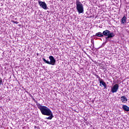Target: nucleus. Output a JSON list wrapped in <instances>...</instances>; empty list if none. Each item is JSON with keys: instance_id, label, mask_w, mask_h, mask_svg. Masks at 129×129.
<instances>
[{"instance_id": "19", "label": "nucleus", "mask_w": 129, "mask_h": 129, "mask_svg": "<svg viewBox=\"0 0 129 129\" xmlns=\"http://www.w3.org/2000/svg\"><path fill=\"white\" fill-rule=\"evenodd\" d=\"M36 126H35V128H36Z\"/></svg>"}, {"instance_id": "2", "label": "nucleus", "mask_w": 129, "mask_h": 129, "mask_svg": "<svg viewBox=\"0 0 129 129\" xmlns=\"http://www.w3.org/2000/svg\"><path fill=\"white\" fill-rule=\"evenodd\" d=\"M76 9L79 14H82L84 12V7H83V4L79 1V0H77L76 2Z\"/></svg>"}, {"instance_id": "18", "label": "nucleus", "mask_w": 129, "mask_h": 129, "mask_svg": "<svg viewBox=\"0 0 129 129\" xmlns=\"http://www.w3.org/2000/svg\"><path fill=\"white\" fill-rule=\"evenodd\" d=\"M26 92L27 93H29V92H28V91H26Z\"/></svg>"}, {"instance_id": "17", "label": "nucleus", "mask_w": 129, "mask_h": 129, "mask_svg": "<svg viewBox=\"0 0 129 129\" xmlns=\"http://www.w3.org/2000/svg\"><path fill=\"white\" fill-rule=\"evenodd\" d=\"M28 94L30 97H32L33 96V95H32V94H31V93H28Z\"/></svg>"}, {"instance_id": "9", "label": "nucleus", "mask_w": 129, "mask_h": 129, "mask_svg": "<svg viewBox=\"0 0 129 129\" xmlns=\"http://www.w3.org/2000/svg\"><path fill=\"white\" fill-rule=\"evenodd\" d=\"M120 99H121L122 102H123V103H124V102H126V101H127V98H126V97L124 96H122L120 98Z\"/></svg>"}, {"instance_id": "4", "label": "nucleus", "mask_w": 129, "mask_h": 129, "mask_svg": "<svg viewBox=\"0 0 129 129\" xmlns=\"http://www.w3.org/2000/svg\"><path fill=\"white\" fill-rule=\"evenodd\" d=\"M119 88V86L117 84H115L111 88V91L112 93H115L118 90V88Z\"/></svg>"}, {"instance_id": "3", "label": "nucleus", "mask_w": 129, "mask_h": 129, "mask_svg": "<svg viewBox=\"0 0 129 129\" xmlns=\"http://www.w3.org/2000/svg\"><path fill=\"white\" fill-rule=\"evenodd\" d=\"M49 59L50 60V61L46 60L45 58H43V61L49 65H55V63H56V60H55L54 56L50 55L49 56Z\"/></svg>"}, {"instance_id": "11", "label": "nucleus", "mask_w": 129, "mask_h": 129, "mask_svg": "<svg viewBox=\"0 0 129 129\" xmlns=\"http://www.w3.org/2000/svg\"><path fill=\"white\" fill-rule=\"evenodd\" d=\"M95 36L96 37H100L101 38H102V37H103V33L99 32L96 33Z\"/></svg>"}, {"instance_id": "8", "label": "nucleus", "mask_w": 129, "mask_h": 129, "mask_svg": "<svg viewBox=\"0 0 129 129\" xmlns=\"http://www.w3.org/2000/svg\"><path fill=\"white\" fill-rule=\"evenodd\" d=\"M114 36L115 35H114V33H113V32H110V31H109V35L107 37H106V39L107 40V39H109V38H113Z\"/></svg>"}, {"instance_id": "7", "label": "nucleus", "mask_w": 129, "mask_h": 129, "mask_svg": "<svg viewBox=\"0 0 129 129\" xmlns=\"http://www.w3.org/2000/svg\"><path fill=\"white\" fill-rule=\"evenodd\" d=\"M126 17L124 16L121 19V23L123 25L124 24H126Z\"/></svg>"}, {"instance_id": "16", "label": "nucleus", "mask_w": 129, "mask_h": 129, "mask_svg": "<svg viewBox=\"0 0 129 129\" xmlns=\"http://www.w3.org/2000/svg\"><path fill=\"white\" fill-rule=\"evenodd\" d=\"M2 84H3V79H2L1 78H0V87Z\"/></svg>"}, {"instance_id": "1", "label": "nucleus", "mask_w": 129, "mask_h": 129, "mask_svg": "<svg viewBox=\"0 0 129 129\" xmlns=\"http://www.w3.org/2000/svg\"><path fill=\"white\" fill-rule=\"evenodd\" d=\"M37 107L40 110L43 115L50 116L48 117H46V119L51 120L54 117V116L53 115V113H52V111H51V110L49 108H48V107L46 106H43L40 104H38L37 105Z\"/></svg>"}, {"instance_id": "12", "label": "nucleus", "mask_w": 129, "mask_h": 129, "mask_svg": "<svg viewBox=\"0 0 129 129\" xmlns=\"http://www.w3.org/2000/svg\"><path fill=\"white\" fill-rule=\"evenodd\" d=\"M122 108L125 111H129V107L127 105H123Z\"/></svg>"}, {"instance_id": "13", "label": "nucleus", "mask_w": 129, "mask_h": 129, "mask_svg": "<svg viewBox=\"0 0 129 129\" xmlns=\"http://www.w3.org/2000/svg\"><path fill=\"white\" fill-rule=\"evenodd\" d=\"M31 98H32V100H33L34 101V102H35L36 103L37 106H38V104H40V103H39L38 102V101L37 100H36V99L34 98V97H33V96L31 97Z\"/></svg>"}, {"instance_id": "15", "label": "nucleus", "mask_w": 129, "mask_h": 129, "mask_svg": "<svg viewBox=\"0 0 129 129\" xmlns=\"http://www.w3.org/2000/svg\"><path fill=\"white\" fill-rule=\"evenodd\" d=\"M12 23H13L14 24H16L17 25H18V24H19V22L17 21H12Z\"/></svg>"}, {"instance_id": "5", "label": "nucleus", "mask_w": 129, "mask_h": 129, "mask_svg": "<svg viewBox=\"0 0 129 129\" xmlns=\"http://www.w3.org/2000/svg\"><path fill=\"white\" fill-rule=\"evenodd\" d=\"M38 5H39L40 7L43 9L44 10H47V4L45 2L38 1Z\"/></svg>"}, {"instance_id": "14", "label": "nucleus", "mask_w": 129, "mask_h": 129, "mask_svg": "<svg viewBox=\"0 0 129 129\" xmlns=\"http://www.w3.org/2000/svg\"><path fill=\"white\" fill-rule=\"evenodd\" d=\"M96 77L97 79H98L99 81L100 82V81H101V78H100V77H99L98 75H97V74H95L94 75Z\"/></svg>"}, {"instance_id": "6", "label": "nucleus", "mask_w": 129, "mask_h": 129, "mask_svg": "<svg viewBox=\"0 0 129 129\" xmlns=\"http://www.w3.org/2000/svg\"><path fill=\"white\" fill-rule=\"evenodd\" d=\"M99 83H100V86H101V85H103L104 89H106V88L107 87L106 86V83H105V82L103 81V80L101 79V81H99Z\"/></svg>"}, {"instance_id": "10", "label": "nucleus", "mask_w": 129, "mask_h": 129, "mask_svg": "<svg viewBox=\"0 0 129 129\" xmlns=\"http://www.w3.org/2000/svg\"><path fill=\"white\" fill-rule=\"evenodd\" d=\"M103 36H107V37H108V35H109V30H105V31H103Z\"/></svg>"}]
</instances>
